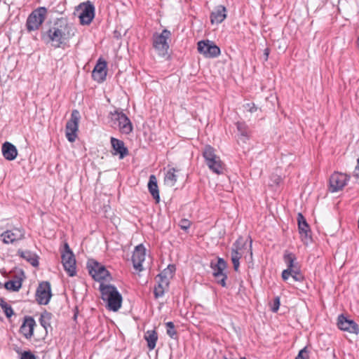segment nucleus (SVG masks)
Segmentation results:
<instances>
[{"instance_id": "nucleus-18", "label": "nucleus", "mask_w": 359, "mask_h": 359, "mask_svg": "<svg viewBox=\"0 0 359 359\" xmlns=\"http://www.w3.org/2000/svg\"><path fill=\"white\" fill-rule=\"evenodd\" d=\"M35 325L36 322L34 319L31 316H26L20 328V332L26 339H30L33 336Z\"/></svg>"}, {"instance_id": "nucleus-56", "label": "nucleus", "mask_w": 359, "mask_h": 359, "mask_svg": "<svg viewBox=\"0 0 359 359\" xmlns=\"http://www.w3.org/2000/svg\"><path fill=\"white\" fill-rule=\"evenodd\" d=\"M240 359H246L245 358H241Z\"/></svg>"}, {"instance_id": "nucleus-20", "label": "nucleus", "mask_w": 359, "mask_h": 359, "mask_svg": "<svg viewBox=\"0 0 359 359\" xmlns=\"http://www.w3.org/2000/svg\"><path fill=\"white\" fill-rule=\"evenodd\" d=\"M226 8L219 5L211 13L210 20L212 24H219L226 18Z\"/></svg>"}, {"instance_id": "nucleus-43", "label": "nucleus", "mask_w": 359, "mask_h": 359, "mask_svg": "<svg viewBox=\"0 0 359 359\" xmlns=\"http://www.w3.org/2000/svg\"><path fill=\"white\" fill-rule=\"evenodd\" d=\"M20 359H36V357L30 351H25L21 353Z\"/></svg>"}, {"instance_id": "nucleus-19", "label": "nucleus", "mask_w": 359, "mask_h": 359, "mask_svg": "<svg viewBox=\"0 0 359 359\" xmlns=\"http://www.w3.org/2000/svg\"><path fill=\"white\" fill-rule=\"evenodd\" d=\"M65 34L57 27H52L47 32V36L55 47H60Z\"/></svg>"}, {"instance_id": "nucleus-40", "label": "nucleus", "mask_w": 359, "mask_h": 359, "mask_svg": "<svg viewBox=\"0 0 359 359\" xmlns=\"http://www.w3.org/2000/svg\"><path fill=\"white\" fill-rule=\"evenodd\" d=\"M157 283L168 288L170 280L158 275L156 278Z\"/></svg>"}, {"instance_id": "nucleus-27", "label": "nucleus", "mask_w": 359, "mask_h": 359, "mask_svg": "<svg viewBox=\"0 0 359 359\" xmlns=\"http://www.w3.org/2000/svg\"><path fill=\"white\" fill-rule=\"evenodd\" d=\"M144 339L147 342V346L150 351L154 349L158 340V334L156 330H147L144 334Z\"/></svg>"}, {"instance_id": "nucleus-45", "label": "nucleus", "mask_w": 359, "mask_h": 359, "mask_svg": "<svg viewBox=\"0 0 359 359\" xmlns=\"http://www.w3.org/2000/svg\"><path fill=\"white\" fill-rule=\"evenodd\" d=\"M227 278V276L226 274H223L220 276V278H216L217 282L221 285L222 287H226V280Z\"/></svg>"}, {"instance_id": "nucleus-26", "label": "nucleus", "mask_w": 359, "mask_h": 359, "mask_svg": "<svg viewBox=\"0 0 359 359\" xmlns=\"http://www.w3.org/2000/svg\"><path fill=\"white\" fill-rule=\"evenodd\" d=\"M296 256L293 253L288 252H285L283 255V260L287 264V269L292 271L300 268L298 262H296Z\"/></svg>"}, {"instance_id": "nucleus-3", "label": "nucleus", "mask_w": 359, "mask_h": 359, "mask_svg": "<svg viewBox=\"0 0 359 359\" xmlns=\"http://www.w3.org/2000/svg\"><path fill=\"white\" fill-rule=\"evenodd\" d=\"M74 15L79 18L81 25H89L95 17V7L90 1L81 3L76 8Z\"/></svg>"}, {"instance_id": "nucleus-2", "label": "nucleus", "mask_w": 359, "mask_h": 359, "mask_svg": "<svg viewBox=\"0 0 359 359\" xmlns=\"http://www.w3.org/2000/svg\"><path fill=\"white\" fill-rule=\"evenodd\" d=\"M215 149L210 145H205L203 149V156L208 168L217 175L223 173L224 163L216 154Z\"/></svg>"}, {"instance_id": "nucleus-10", "label": "nucleus", "mask_w": 359, "mask_h": 359, "mask_svg": "<svg viewBox=\"0 0 359 359\" xmlns=\"http://www.w3.org/2000/svg\"><path fill=\"white\" fill-rule=\"evenodd\" d=\"M51 294L50 284L47 281L39 283L36 291V301L42 305H46L50 302Z\"/></svg>"}, {"instance_id": "nucleus-1", "label": "nucleus", "mask_w": 359, "mask_h": 359, "mask_svg": "<svg viewBox=\"0 0 359 359\" xmlns=\"http://www.w3.org/2000/svg\"><path fill=\"white\" fill-rule=\"evenodd\" d=\"M100 291L102 295V299L106 303V307L109 311H117L121 306L122 296L112 285H100Z\"/></svg>"}, {"instance_id": "nucleus-44", "label": "nucleus", "mask_w": 359, "mask_h": 359, "mask_svg": "<svg viewBox=\"0 0 359 359\" xmlns=\"http://www.w3.org/2000/svg\"><path fill=\"white\" fill-rule=\"evenodd\" d=\"M279 306H280V297H276L273 300V303L271 306V311L273 312H277L278 310L279 309Z\"/></svg>"}, {"instance_id": "nucleus-22", "label": "nucleus", "mask_w": 359, "mask_h": 359, "mask_svg": "<svg viewBox=\"0 0 359 359\" xmlns=\"http://www.w3.org/2000/svg\"><path fill=\"white\" fill-rule=\"evenodd\" d=\"M148 189L156 203H158L160 201L159 190L157 184V179L154 175L149 176L148 182Z\"/></svg>"}, {"instance_id": "nucleus-50", "label": "nucleus", "mask_w": 359, "mask_h": 359, "mask_svg": "<svg viewBox=\"0 0 359 359\" xmlns=\"http://www.w3.org/2000/svg\"><path fill=\"white\" fill-rule=\"evenodd\" d=\"M63 130H64L65 136L67 137V123H66Z\"/></svg>"}, {"instance_id": "nucleus-14", "label": "nucleus", "mask_w": 359, "mask_h": 359, "mask_svg": "<svg viewBox=\"0 0 359 359\" xmlns=\"http://www.w3.org/2000/svg\"><path fill=\"white\" fill-rule=\"evenodd\" d=\"M107 62L101 57L99 58L92 72V76L95 81L99 83L105 81L107 73Z\"/></svg>"}, {"instance_id": "nucleus-13", "label": "nucleus", "mask_w": 359, "mask_h": 359, "mask_svg": "<svg viewBox=\"0 0 359 359\" xmlns=\"http://www.w3.org/2000/svg\"><path fill=\"white\" fill-rule=\"evenodd\" d=\"M146 250L142 244H140L135 248L133 256L132 262L133 267L139 271L143 270L142 262L145 259Z\"/></svg>"}, {"instance_id": "nucleus-25", "label": "nucleus", "mask_w": 359, "mask_h": 359, "mask_svg": "<svg viewBox=\"0 0 359 359\" xmlns=\"http://www.w3.org/2000/svg\"><path fill=\"white\" fill-rule=\"evenodd\" d=\"M210 267L213 270V276L215 278H220L224 273V270L226 267V263L222 258H218V260L216 263L211 262Z\"/></svg>"}, {"instance_id": "nucleus-23", "label": "nucleus", "mask_w": 359, "mask_h": 359, "mask_svg": "<svg viewBox=\"0 0 359 359\" xmlns=\"http://www.w3.org/2000/svg\"><path fill=\"white\" fill-rule=\"evenodd\" d=\"M116 126L121 133L126 135L130 134L133 130L132 122L126 114L121 116V121Z\"/></svg>"}, {"instance_id": "nucleus-47", "label": "nucleus", "mask_w": 359, "mask_h": 359, "mask_svg": "<svg viewBox=\"0 0 359 359\" xmlns=\"http://www.w3.org/2000/svg\"><path fill=\"white\" fill-rule=\"evenodd\" d=\"M247 107L248 108L249 111H250L251 113L256 111L257 109V107L254 103H248L246 104V108Z\"/></svg>"}, {"instance_id": "nucleus-51", "label": "nucleus", "mask_w": 359, "mask_h": 359, "mask_svg": "<svg viewBox=\"0 0 359 359\" xmlns=\"http://www.w3.org/2000/svg\"><path fill=\"white\" fill-rule=\"evenodd\" d=\"M252 240L250 239V245H249V248H249V250H250V256H251V257H252Z\"/></svg>"}, {"instance_id": "nucleus-30", "label": "nucleus", "mask_w": 359, "mask_h": 359, "mask_svg": "<svg viewBox=\"0 0 359 359\" xmlns=\"http://www.w3.org/2000/svg\"><path fill=\"white\" fill-rule=\"evenodd\" d=\"M50 319H51V313L48 312H44L41 314L39 322L41 325L45 329L47 332L48 328H50Z\"/></svg>"}, {"instance_id": "nucleus-33", "label": "nucleus", "mask_w": 359, "mask_h": 359, "mask_svg": "<svg viewBox=\"0 0 359 359\" xmlns=\"http://www.w3.org/2000/svg\"><path fill=\"white\" fill-rule=\"evenodd\" d=\"M176 172L177 170L172 168L169 169L165 175V181L171 186H173L177 181V175H175Z\"/></svg>"}, {"instance_id": "nucleus-16", "label": "nucleus", "mask_w": 359, "mask_h": 359, "mask_svg": "<svg viewBox=\"0 0 359 359\" xmlns=\"http://www.w3.org/2000/svg\"><path fill=\"white\" fill-rule=\"evenodd\" d=\"M297 223L302 241L304 243H307L311 239V230L305 217L302 213L297 215Z\"/></svg>"}, {"instance_id": "nucleus-7", "label": "nucleus", "mask_w": 359, "mask_h": 359, "mask_svg": "<svg viewBox=\"0 0 359 359\" xmlns=\"http://www.w3.org/2000/svg\"><path fill=\"white\" fill-rule=\"evenodd\" d=\"M197 49L199 53L207 58L217 57L221 53L220 48L209 40L198 41Z\"/></svg>"}, {"instance_id": "nucleus-53", "label": "nucleus", "mask_w": 359, "mask_h": 359, "mask_svg": "<svg viewBox=\"0 0 359 359\" xmlns=\"http://www.w3.org/2000/svg\"><path fill=\"white\" fill-rule=\"evenodd\" d=\"M6 303L3 299H0V306L2 308V305L4 306V304Z\"/></svg>"}, {"instance_id": "nucleus-49", "label": "nucleus", "mask_w": 359, "mask_h": 359, "mask_svg": "<svg viewBox=\"0 0 359 359\" xmlns=\"http://www.w3.org/2000/svg\"><path fill=\"white\" fill-rule=\"evenodd\" d=\"M264 55L265 56V60H267L268 57H269V48H266L264 50Z\"/></svg>"}, {"instance_id": "nucleus-15", "label": "nucleus", "mask_w": 359, "mask_h": 359, "mask_svg": "<svg viewBox=\"0 0 359 359\" xmlns=\"http://www.w3.org/2000/svg\"><path fill=\"white\" fill-rule=\"evenodd\" d=\"M2 241L5 244H12L15 241H20L25 238V231L22 229H14L7 230L1 234Z\"/></svg>"}, {"instance_id": "nucleus-38", "label": "nucleus", "mask_w": 359, "mask_h": 359, "mask_svg": "<svg viewBox=\"0 0 359 359\" xmlns=\"http://www.w3.org/2000/svg\"><path fill=\"white\" fill-rule=\"evenodd\" d=\"M291 276L295 281L302 282L304 280V276L302 273L300 268H299L297 270L292 271Z\"/></svg>"}, {"instance_id": "nucleus-9", "label": "nucleus", "mask_w": 359, "mask_h": 359, "mask_svg": "<svg viewBox=\"0 0 359 359\" xmlns=\"http://www.w3.org/2000/svg\"><path fill=\"white\" fill-rule=\"evenodd\" d=\"M88 269L89 274L96 281L105 280L109 276V273L104 266L94 260L88 262Z\"/></svg>"}, {"instance_id": "nucleus-41", "label": "nucleus", "mask_w": 359, "mask_h": 359, "mask_svg": "<svg viewBox=\"0 0 359 359\" xmlns=\"http://www.w3.org/2000/svg\"><path fill=\"white\" fill-rule=\"evenodd\" d=\"M191 222L187 219H182L180 221L179 226L183 230H187L191 226Z\"/></svg>"}, {"instance_id": "nucleus-32", "label": "nucleus", "mask_w": 359, "mask_h": 359, "mask_svg": "<svg viewBox=\"0 0 359 359\" xmlns=\"http://www.w3.org/2000/svg\"><path fill=\"white\" fill-rule=\"evenodd\" d=\"M4 287L8 290L17 292L22 287V281L21 280H11L5 283Z\"/></svg>"}, {"instance_id": "nucleus-29", "label": "nucleus", "mask_w": 359, "mask_h": 359, "mask_svg": "<svg viewBox=\"0 0 359 359\" xmlns=\"http://www.w3.org/2000/svg\"><path fill=\"white\" fill-rule=\"evenodd\" d=\"M236 128H237V130H238L240 135L244 138V140H243L244 141L249 138L250 130H249V128L245 123L237 122Z\"/></svg>"}, {"instance_id": "nucleus-31", "label": "nucleus", "mask_w": 359, "mask_h": 359, "mask_svg": "<svg viewBox=\"0 0 359 359\" xmlns=\"http://www.w3.org/2000/svg\"><path fill=\"white\" fill-rule=\"evenodd\" d=\"M76 271V259L73 252L69 248V276H74Z\"/></svg>"}, {"instance_id": "nucleus-21", "label": "nucleus", "mask_w": 359, "mask_h": 359, "mask_svg": "<svg viewBox=\"0 0 359 359\" xmlns=\"http://www.w3.org/2000/svg\"><path fill=\"white\" fill-rule=\"evenodd\" d=\"M1 151L4 157L8 161L14 160L18 155L16 147L8 142H6L3 144Z\"/></svg>"}, {"instance_id": "nucleus-12", "label": "nucleus", "mask_w": 359, "mask_h": 359, "mask_svg": "<svg viewBox=\"0 0 359 359\" xmlns=\"http://www.w3.org/2000/svg\"><path fill=\"white\" fill-rule=\"evenodd\" d=\"M80 120V112L76 109L73 110L71 114L70 119L69 120V142H74L77 138Z\"/></svg>"}, {"instance_id": "nucleus-35", "label": "nucleus", "mask_w": 359, "mask_h": 359, "mask_svg": "<svg viewBox=\"0 0 359 359\" xmlns=\"http://www.w3.org/2000/svg\"><path fill=\"white\" fill-rule=\"evenodd\" d=\"M167 327V334L172 339L177 338V333L175 328V325L172 322L170 321L165 323Z\"/></svg>"}, {"instance_id": "nucleus-11", "label": "nucleus", "mask_w": 359, "mask_h": 359, "mask_svg": "<svg viewBox=\"0 0 359 359\" xmlns=\"http://www.w3.org/2000/svg\"><path fill=\"white\" fill-rule=\"evenodd\" d=\"M337 326L339 329L351 334H359V326L353 320L348 319L344 314H340L337 318Z\"/></svg>"}, {"instance_id": "nucleus-17", "label": "nucleus", "mask_w": 359, "mask_h": 359, "mask_svg": "<svg viewBox=\"0 0 359 359\" xmlns=\"http://www.w3.org/2000/svg\"><path fill=\"white\" fill-rule=\"evenodd\" d=\"M111 144L114 151L113 155H118L120 159H123L128 154V150L125 147L124 142L122 140L116 139L115 137H111Z\"/></svg>"}, {"instance_id": "nucleus-5", "label": "nucleus", "mask_w": 359, "mask_h": 359, "mask_svg": "<svg viewBox=\"0 0 359 359\" xmlns=\"http://www.w3.org/2000/svg\"><path fill=\"white\" fill-rule=\"evenodd\" d=\"M47 9L39 7L34 10L28 16L26 22L27 29L29 32L35 31L39 28L46 18Z\"/></svg>"}, {"instance_id": "nucleus-6", "label": "nucleus", "mask_w": 359, "mask_h": 359, "mask_svg": "<svg viewBox=\"0 0 359 359\" xmlns=\"http://www.w3.org/2000/svg\"><path fill=\"white\" fill-rule=\"evenodd\" d=\"M246 247L247 241L242 236H239L232 245L231 257L235 271H238L240 266L239 260L242 257L243 250L246 248Z\"/></svg>"}, {"instance_id": "nucleus-24", "label": "nucleus", "mask_w": 359, "mask_h": 359, "mask_svg": "<svg viewBox=\"0 0 359 359\" xmlns=\"http://www.w3.org/2000/svg\"><path fill=\"white\" fill-rule=\"evenodd\" d=\"M18 255L28 262L32 266L36 267L39 265V257L38 256L29 251V250H18Z\"/></svg>"}, {"instance_id": "nucleus-48", "label": "nucleus", "mask_w": 359, "mask_h": 359, "mask_svg": "<svg viewBox=\"0 0 359 359\" xmlns=\"http://www.w3.org/2000/svg\"><path fill=\"white\" fill-rule=\"evenodd\" d=\"M353 176L359 179V158L357 160V165L355 166V170L353 172Z\"/></svg>"}, {"instance_id": "nucleus-28", "label": "nucleus", "mask_w": 359, "mask_h": 359, "mask_svg": "<svg viewBox=\"0 0 359 359\" xmlns=\"http://www.w3.org/2000/svg\"><path fill=\"white\" fill-rule=\"evenodd\" d=\"M60 251L61 253V263L63 269L65 271H67V241L66 240L63 241L62 245L60 248Z\"/></svg>"}, {"instance_id": "nucleus-37", "label": "nucleus", "mask_w": 359, "mask_h": 359, "mask_svg": "<svg viewBox=\"0 0 359 359\" xmlns=\"http://www.w3.org/2000/svg\"><path fill=\"white\" fill-rule=\"evenodd\" d=\"M167 289H168V287L161 285L159 284H157V285H156L154 287V294L155 298L158 299L159 297H163L164 295L165 290Z\"/></svg>"}, {"instance_id": "nucleus-46", "label": "nucleus", "mask_w": 359, "mask_h": 359, "mask_svg": "<svg viewBox=\"0 0 359 359\" xmlns=\"http://www.w3.org/2000/svg\"><path fill=\"white\" fill-rule=\"evenodd\" d=\"M292 276V271H290L289 269H285L283 270V271L282 272V278L284 280H286L288 279L289 276Z\"/></svg>"}, {"instance_id": "nucleus-4", "label": "nucleus", "mask_w": 359, "mask_h": 359, "mask_svg": "<svg viewBox=\"0 0 359 359\" xmlns=\"http://www.w3.org/2000/svg\"><path fill=\"white\" fill-rule=\"evenodd\" d=\"M170 36L171 32L167 29H164L161 34H153V47L160 56L164 57L168 54L170 47L168 39Z\"/></svg>"}, {"instance_id": "nucleus-54", "label": "nucleus", "mask_w": 359, "mask_h": 359, "mask_svg": "<svg viewBox=\"0 0 359 359\" xmlns=\"http://www.w3.org/2000/svg\"><path fill=\"white\" fill-rule=\"evenodd\" d=\"M280 181V177L276 176V178L275 182L278 184H279Z\"/></svg>"}, {"instance_id": "nucleus-36", "label": "nucleus", "mask_w": 359, "mask_h": 359, "mask_svg": "<svg viewBox=\"0 0 359 359\" xmlns=\"http://www.w3.org/2000/svg\"><path fill=\"white\" fill-rule=\"evenodd\" d=\"M125 115L122 111L116 110L110 113L111 121L113 123V126H117L121 121V116Z\"/></svg>"}, {"instance_id": "nucleus-39", "label": "nucleus", "mask_w": 359, "mask_h": 359, "mask_svg": "<svg viewBox=\"0 0 359 359\" xmlns=\"http://www.w3.org/2000/svg\"><path fill=\"white\" fill-rule=\"evenodd\" d=\"M2 309L6 317L10 318L13 315V310L8 303H5L4 306L2 305Z\"/></svg>"}, {"instance_id": "nucleus-34", "label": "nucleus", "mask_w": 359, "mask_h": 359, "mask_svg": "<svg viewBox=\"0 0 359 359\" xmlns=\"http://www.w3.org/2000/svg\"><path fill=\"white\" fill-rule=\"evenodd\" d=\"M175 266L173 264H169L166 269H165L161 273L158 275L161 276H163L165 278H167L170 280V279L173 277L175 271Z\"/></svg>"}, {"instance_id": "nucleus-42", "label": "nucleus", "mask_w": 359, "mask_h": 359, "mask_svg": "<svg viewBox=\"0 0 359 359\" xmlns=\"http://www.w3.org/2000/svg\"><path fill=\"white\" fill-rule=\"evenodd\" d=\"M295 359H309L308 351L306 347H304L299 352Z\"/></svg>"}, {"instance_id": "nucleus-8", "label": "nucleus", "mask_w": 359, "mask_h": 359, "mask_svg": "<svg viewBox=\"0 0 359 359\" xmlns=\"http://www.w3.org/2000/svg\"><path fill=\"white\" fill-rule=\"evenodd\" d=\"M351 176L340 172H334L330 177V190L337 192L341 190L350 180Z\"/></svg>"}, {"instance_id": "nucleus-52", "label": "nucleus", "mask_w": 359, "mask_h": 359, "mask_svg": "<svg viewBox=\"0 0 359 359\" xmlns=\"http://www.w3.org/2000/svg\"><path fill=\"white\" fill-rule=\"evenodd\" d=\"M77 309L76 308L75 309V311H74V316H73V318H74V320H76V318H77Z\"/></svg>"}, {"instance_id": "nucleus-55", "label": "nucleus", "mask_w": 359, "mask_h": 359, "mask_svg": "<svg viewBox=\"0 0 359 359\" xmlns=\"http://www.w3.org/2000/svg\"><path fill=\"white\" fill-rule=\"evenodd\" d=\"M357 45H358V46L359 48V35H358V40H357Z\"/></svg>"}]
</instances>
